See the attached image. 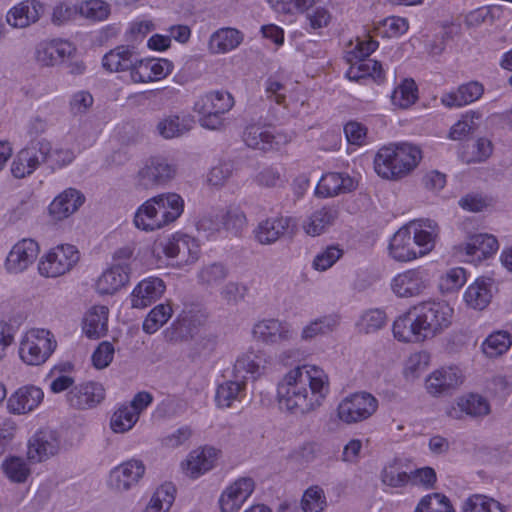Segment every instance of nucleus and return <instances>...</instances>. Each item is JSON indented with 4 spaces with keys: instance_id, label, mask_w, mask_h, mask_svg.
Listing matches in <instances>:
<instances>
[{
    "instance_id": "nucleus-1",
    "label": "nucleus",
    "mask_w": 512,
    "mask_h": 512,
    "mask_svg": "<svg viewBox=\"0 0 512 512\" xmlns=\"http://www.w3.org/2000/svg\"><path fill=\"white\" fill-rule=\"evenodd\" d=\"M329 393V378L316 365L297 366L277 385L279 407L293 415H305L322 405Z\"/></svg>"
},
{
    "instance_id": "nucleus-2",
    "label": "nucleus",
    "mask_w": 512,
    "mask_h": 512,
    "mask_svg": "<svg viewBox=\"0 0 512 512\" xmlns=\"http://www.w3.org/2000/svg\"><path fill=\"white\" fill-rule=\"evenodd\" d=\"M421 158L419 147L409 143L384 146L374 158V168L380 177L397 180L414 170Z\"/></svg>"
},
{
    "instance_id": "nucleus-3",
    "label": "nucleus",
    "mask_w": 512,
    "mask_h": 512,
    "mask_svg": "<svg viewBox=\"0 0 512 512\" xmlns=\"http://www.w3.org/2000/svg\"><path fill=\"white\" fill-rule=\"evenodd\" d=\"M412 315L418 321L426 340L450 326L453 309L444 302L424 301L412 306Z\"/></svg>"
},
{
    "instance_id": "nucleus-4",
    "label": "nucleus",
    "mask_w": 512,
    "mask_h": 512,
    "mask_svg": "<svg viewBox=\"0 0 512 512\" xmlns=\"http://www.w3.org/2000/svg\"><path fill=\"white\" fill-rule=\"evenodd\" d=\"M57 347L50 331L37 329L29 331L19 346L21 360L31 366H39L47 361Z\"/></svg>"
},
{
    "instance_id": "nucleus-5",
    "label": "nucleus",
    "mask_w": 512,
    "mask_h": 512,
    "mask_svg": "<svg viewBox=\"0 0 512 512\" xmlns=\"http://www.w3.org/2000/svg\"><path fill=\"white\" fill-rule=\"evenodd\" d=\"M378 409V400L368 392H356L340 401L336 408L337 418L347 424L369 419Z\"/></svg>"
},
{
    "instance_id": "nucleus-6",
    "label": "nucleus",
    "mask_w": 512,
    "mask_h": 512,
    "mask_svg": "<svg viewBox=\"0 0 512 512\" xmlns=\"http://www.w3.org/2000/svg\"><path fill=\"white\" fill-rule=\"evenodd\" d=\"M79 259L80 254L75 246L58 245L41 258L38 270L44 277H59L69 272Z\"/></svg>"
},
{
    "instance_id": "nucleus-7",
    "label": "nucleus",
    "mask_w": 512,
    "mask_h": 512,
    "mask_svg": "<svg viewBox=\"0 0 512 512\" xmlns=\"http://www.w3.org/2000/svg\"><path fill=\"white\" fill-rule=\"evenodd\" d=\"M50 152V141L41 138L39 141L29 142L14 158L11 172L15 178L21 179L32 174L42 163L47 162Z\"/></svg>"
},
{
    "instance_id": "nucleus-8",
    "label": "nucleus",
    "mask_w": 512,
    "mask_h": 512,
    "mask_svg": "<svg viewBox=\"0 0 512 512\" xmlns=\"http://www.w3.org/2000/svg\"><path fill=\"white\" fill-rule=\"evenodd\" d=\"M175 174L176 167L166 158L152 156L138 170L135 181L139 188L154 189L168 183L174 178Z\"/></svg>"
},
{
    "instance_id": "nucleus-9",
    "label": "nucleus",
    "mask_w": 512,
    "mask_h": 512,
    "mask_svg": "<svg viewBox=\"0 0 512 512\" xmlns=\"http://www.w3.org/2000/svg\"><path fill=\"white\" fill-rule=\"evenodd\" d=\"M145 471L146 467L141 460L130 459L110 471L107 485L115 492H127L140 482Z\"/></svg>"
},
{
    "instance_id": "nucleus-10",
    "label": "nucleus",
    "mask_w": 512,
    "mask_h": 512,
    "mask_svg": "<svg viewBox=\"0 0 512 512\" xmlns=\"http://www.w3.org/2000/svg\"><path fill=\"white\" fill-rule=\"evenodd\" d=\"M429 283L428 271L415 268L397 274L391 281V289L400 298L417 297L425 292Z\"/></svg>"
},
{
    "instance_id": "nucleus-11",
    "label": "nucleus",
    "mask_w": 512,
    "mask_h": 512,
    "mask_svg": "<svg viewBox=\"0 0 512 512\" xmlns=\"http://www.w3.org/2000/svg\"><path fill=\"white\" fill-rule=\"evenodd\" d=\"M254 338L265 345H283L291 341L294 331L287 322L278 319H263L253 327Z\"/></svg>"
},
{
    "instance_id": "nucleus-12",
    "label": "nucleus",
    "mask_w": 512,
    "mask_h": 512,
    "mask_svg": "<svg viewBox=\"0 0 512 512\" xmlns=\"http://www.w3.org/2000/svg\"><path fill=\"white\" fill-rule=\"evenodd\" d=\"M59 450L58 433L51 429H41L29 439L27 457L28 460L38 463L56 455Z\"/></svg>"
},
{
    "instance_id": "nucleus-13",
    "label": "nucleus",
    "mask_w": 512,
    "mask_h": 512,
    "mask_svg": "<svg viewBox=\"0 0 512 512\" xmlns=\"http://www.w3.org/2000/svg\"><path fill=\"white\" fill-rule=\"evenodd\" d=\"M254 488V480L250 477H242L235 480L220 495L219 505L221 512H238L253 493Z\"/></svg>"
},
{
    "instance_id": "nucleus-14",
    "label": "nucleus",
    "mask_w": 512,
    "mask_h": 512,
    "mask_svg": "<svg viewBox=\"0 0 512 512\" xmlns=\"http://www.w3.org/2000/svg\"><path fill=\"white\" fill-rule=\"evenodd\" d=\"M244 143L252 149L261 151L278 150L289 139L282 134H273L267 128L252 124L245 128L242 135Z\"/></svg>"
},
{
    "instance_id": "nucleus-15",
    "label": "nucleus",
    "mask_w": 512,
    "mask_h": 512,
    "mask_svg": "<svg viewBox=\"0 0 512 512\" xmlns=\"http://www.w3.org/2000/svg\"><path fill=\"white\" fill-rule=\"evenodd\" d=\"M270 363V357L263 350H249L237 358L233 372L237 378L256 380L265 373Z\"/></svg>"
},
{
    "instance_id": "nucleus-16",
    "label": "nucleus",
    "mask_w": 512,
    "mask_h": 512,
    "mask_svg": "<svg viewBox=\"0 0 512 512\" xmlns=\"http://www.w3.org/2000/svg\"><path fill=\"white\" fill-rule=\"evenodd\" d=\"M463 380L464 376L458 367H441L427 377L426 389L434 396L448 394L459 387Z\"/></svg>"
},
{
    "instance_id": "nucleus-17",
    "label": "nucleus",
    "mask_w": 512,
    "mask_h": 512,
    "mask_svg": "<svg viewBox=\"0 0 512 512\" xmlns=\"http://www.w3.org/2000/svg\"><path fill=\"white\" fill-rule=\"evenodd\" d=\"M40 248L33 239H22L10 250L5 266L10 273H20L26 270L36 260Z\"/></svg>"
},
{
    "instance_id": "nucleus-18",
    "label": "nucleus",
    "mask_w": 512,
    "mask_h": 512,
    "mask_svg": "<svg viewBox=\"0 0 512 512\" xmlns=\"http://www.w3.org/2000/svg\"><path fill=\"white\" fill-rule=\"evenodd\" d=\"M163 252L169 258H177L179 264H190L198 259L200 249L194 238L175 234L166 241Z\"/></svg>"
},
{
    "instance_id": "nucleus-19",
    "label": "nucleus",
    "mask_w": 512,
    "mask_h": 512,
    "mask_svg": "<svg viewBox=\"0 0 512 512\" xmlns=\"http://www.w3.org/2000/svg\"><path fill=\"white\" fill-rule=\"evenodd\" d=\"M45 12V5L39 0H24L12 7L6 21L14 28H26L36 23Z\"/></svg>"
},
{
    "instance_id": "nucleus-20",
    "label": "nucleus",
    "mask_w": 512,
    "mask_h": 512,
    "mask_svg": "<svg viewBox=\"0 0 512 512\" xmlns=\"http://www.w3.org/2000/svg\"><path fill=\"white\" fill-rule=\"evenodd\" d=\"M105 398L103 386L96 382H88L73 387L67 393V401L76 409H89L97 406Z\"/></svg>"
},
{
    "instance_id": "nucleus-21",
    "label": "nucleus",
    "mask_w": 512,
    "mask_h": 512,
    "mask_svg": "<svg viewBox=\"0 0 512 512\" xmlns=\"http://www.w3.org/2000/svg\"><path fill=\"white\" fill-rule=\"evenodd\" d=\"M75 50L72 43L55 39L40 43L35 51V59L37 63L43 67L54 66L59 61H63L66 57H70Z\"/></svg>"
},
{
    "instance_id": "nucleus-22",
    "label": "nucleus",
    "mask_w": 512,
    "mask_h": 512,
    "mask_svg": "<svg viewBox=\"0 0 512 512\" xmlns=\"http://www.w3.org/2000/svg\"><path fill=\"white\" fill-rule=\"evenodd\" d=\"M413 243L419 247L418 256H424L433 250L439 228L430 219L413 220L408 223Z\"/></svg>"
},
{
    "instance_id": "nucleus-23",
    "label": "nucleus",
    "mask_w": 512,
    "mask_h": 512,
    "mask_svg": "<svg viewBox=\"0 0 512 512\" xmlns=\"http://www.w3.org/2000/svg\"><path fill=\"white\" fill-rule=\"evenodd\" d=\"M206 319V313L199 307H186L172 323V338L193 337L198 328L205 324Z\"/></svg>"
},
{
    "instance_id": "nucleus-24",
    "label": "nucleus",
    "mask_w": 512,
    "mask_h": 512,
    "mask_svg": "<svg viewBox=\"0 0 512 512\" xmlns=\"http://www.w3.org/2000/svg\"><path fill=\"white\" fill-rule=\"evenodd\" d=\"M43 391L34 385L18 388L8 399V410L17 415L34 410L43 400Z\"/></svg>"
},
{
    "instance_id": "nucleus-25",
    "label": "nucleus",
    "mask_w": 512,
    "mask_h": 512,
    "mask_svg": "<svg viewBox=\"0 0 512 512\" xmlns=\"http://www.w3.org/2000/svg\"><path fill=\"white\" fill-rule=\"evenodd\" d=\"M165 291V284L162 279L150 277L142 280L133 289L130 295L132 308L143 309L150 306L159 299Z\"/></svg>"
},
{
    "instance_id": "nucleus-26",
    "label": "nucleus",
    "mask_w": 512,
    "mask_h": 512,
    "mask_svg": "<svg viewBox=\"0 0 512 512\" xmlns=\"http://www.w3.org/2000/svg\"><path fill=\"white\" fill-rule=\"evenodd\" d=\"M290 223L291 218L284 216L262 220L254 230L255 239L262 245H271L287 233Z\"/></svg>"
},
{
    "instance_id": "nucleus-27",
    "label": "nucleus",
    "mask_w": 512,
    "mask_h": 512,
    "mask_svg": "<svg viewBox=\"0 0 512 512\" xmlns=\"http://www.w3.org/2000/svg\"><path fill=\"white\" fill-rule=\"evenodd\" d=\"M217 460V450L213 447H204L189 453L182 468L186 475L197 478L211 470Z\"/></svg>"
},
{
    "instance_id": "nucleus-28",
    "label": "nucleus",
    "mask_w": 512,
    "mask_h": 512,
    "mask_svg": "<svg viewBox=\"0 0 512 512\" xmlns=\"http://www.w3.org/2000/svg\"><path fill=\"white\" fill-rule=\"evenodd\" d=\"M84 200V195L80 191L74 188L66 189L51 202L49 212L55 220H63L76 212Z\"/></svg>"
},
{
    "instance_id": "nucleus-29",
    "label": "nucleus",
    "mask_w": 512,
    "mask_h": 512,
    "mask_svg": "<svg viewBox=\"0 0 512 512\" xmlns=\"http://www.w3.org/2000/svg\"><path fill=\"white\" fill-rule=\"evenodd\" d=\"M161 228L176 221L184 211V200L177 193H163L153 197Z\"/></svg>"
},
{
    "instance_id": "nucleus-30",
    "label": "nucleus",
    "mask_w": 512,
    "mask_h": 512,
    "mask_svg": "<svg viewBox=\"0 0 512 512\" xmlns=\"http://www.w3.org/2000/svg\"><path fill=\"white\" fill-rule=\"evenodd\" d=\"M355 189L353 179L342 173H327L322 176L316 186V194L321 197H334Z\"/></svg>"
},
{
    "instance_id": "nucleus-31",
    "label": "nucleus",
    "mask_w": 512,
    "mask_h": 512,
    "mask_svg": "<svg viewBox=\"0 0 512 512\" xmlns=\"http://www.w3.org/2000/svg\"><path fill=\"white\" fill-rule=\"evenodd\" d=\"M499 248L498 240L490 234L472 235L464 246L468 261H481L490 257Z\"/></svg>"
},
{
    "instance_id": "nucleus-32",
    "label": "nucleus",
    "mask_w": 512,
    "mask_h": 512,
    "mask_svg": "<svg viewBox=\"0 0 512 512\" xmlns=\"http://www.w3.org/2000/svg\"><path fill=\"white\" fill-rule=\"evenodd\" d=\"M247 381L237 378L233 372V378L218 385L215 401L218 407L228 408L234 402H241L246 398Z\"/></svg>"
},
{
    "instance_id": "nucleus-33",
    "label": "nucleus",
    "mask_w": 512,
    "mask_h": 512,
    "mask_svg": "<svg viewBox=\"0 0 512 512\" xmlns=\"http://www.w3.org/2000/svg\"><path fill=\"white\" fill-rule=\"evenodd\" d=\"M136 55L133 46L119 45L103 56L102 67L109 72L130 71Z\"/></svg>"
},
{
    "instance_id": "nucleus-34",
    "label": "nucleus",
    "mask_w": 512,
    "mask_h": 512,
    "mask_svg": "<svg viewBox=\"0 0 512 512\" xmlns=\"http://www.w3.org/2000/svg\"><path fill=\"white\" fill-rule=\"evenodd\" d=\"M413 239L408 224L402 226L392 237L389 244L390 255L399 262H407L418 257L413 247Z\"/></svg>"
},
{
    "instance_id": "nucleus-35",
    "label": "nucleus",
    "mask_w": 512,
    "mask_h": 512,
    "mask_svg": "<svg viewBox=\"0 0 512 512\" xmlns=\"http://www.w3.org/2000/svg\"><path fill=\"white\" fill-rule=\"evenodd\" d=\"M234 106V98L227 91H213L195 103L197 113L225 114Z\"/></svg>"
},
{
    "instance_id": "nucleus-36",
    "label": "nucleus",
    "mask_w": 512,
    "mask_h": 512,
    "mask_svg": "<svg viewBox=\"0 0 512 512\" xmlns=\"http://www.w3.org/2000/svg\"><path fill=\"white\" fill-rule=\"evenodd\" d=\"M128 265L113 264L97 281V289L101 294H113L129 281Z\"/></svg>"
},
{
    "instance_id": "nucleus-37",
    "label": "nucleus",
    "mask_w": 512,
    "mask_h": 512,
    "mask_svg": "<svg viewBox=\"0 0 512 512\" xmlns=\"http://www.w3.org/2000/svg\"><path fill=\"white\" fill-rule=\"evenodd\" d=\"M412 307L403 315L398 317L393 323L394 337L402 342H422L425 340L418 321L414 320Z\"/></svg>"
},
{
    "instance_id": "nucleus-38",
    "label": "nucleus",
    "mask_w": 512,
    "mask_h": 512,
    "mask_svg": "<svg viewBox=\"0 0 512 512\" xmlns=\"http://www.w3.org/2000/svg\"><path fill=\"white\" fill-rule=\"evenodd\" d=\"M483 86L471 81L458 87L454 92L446 93L441 97V102L446 107H461L479 99L483 94Z\"/></svg>"
},
{
    "instance_id": "nucleus-39",
    "label": "nucleus",
    "mask_w": 512,
    "mask_h": 512,
    "mask_svg": "<svg viewBox=\"0 0 512 512\" xmlns=\"http://www.w3.org/2000/svg\"><path fill=\"white\" fill-rule=\"evenodd\" d=\"M243 41V35L234 28H221L209 39L208 47L212 54H224L237 48Z\"/></svg>"
},
{
    "instance_id": "nucleus-40",
    "label": "nucleus",
    "mask_w": 512,
    "mask_h": 512,
    "mask_svg": "<svg viewBox=\"0 0 512 512\" xmlns=\"http://www.w3.org/2000/svg\"><path fill=\"white\" fill-rule=\"evenodd\" d=\"M192 123L188 116L168 115L158 121L156 131L167 140L179 138L191 130Z\"/></svg>"
},
{
    "instance_id": "nucleus-41",
    "label": "nucleus",
    "mask_w": 512,
    "mask_h": 512,
    "mask_svg": "<svg viewBox=\"0 0 512 512\" xmlns=\"http://www.w3.org/2000/svg\"><path fill=\"white\" fill-rule=\"evenodd\" d=\"M109 309L106 306H94L85 315L83 330L87 337L98 339L108 331Z\"/></svg>"
},
{
    "instance_id": "nucleus-42",
    "label": "nucleus",
    "mask_w": 512,
    "mask_h": 512,
    "mask_svg": "<svg viewBox=\"0 0 512 512\" xmlns=\"http://www.w3.org/2000/svg\"><path fill=\"white\" fill-rule=\"evenodd\" d=\"M356 61L351 63L346 72L349 80L359 81L361 79L372 78L374 81H382L384 73L380 62L369 58H354Z\"/></svg>"
},
{
    "instance_id": "nucleus-43",
    "label": "nucleus",
    "mask_w": 512,
    "mask_h": 512,
    "mask_svg": "<svg viewBox=\"0 0 512 512\" xmlns=\"http://www.w3.org/2000/svg\"><path fill=\"white\" fill-rule=\"evenodd\" d=\"M339 211L332 206H325L314 211L304 222V230L308 235L322 234L338 218Z\"/></svg>"
},
{
    "instance_id": "nucleus-44",
    "label": "nucleus",
    "mask_w": 512,
    "mask_h": 512,
    "mask_svg": "<svg viewBox=\"0 0 512 512\" xmlns=\"http://www.w3.org/2000/svg\"><path fill=\"white\" fill-rule=\"evenodd\" d=\"M491 287L490 279L478 278L467 287L464 293L466 304L473 309L482 310L486 308L492 298Z\"/></svg>"
},
{
    "instance_id": "nucleus-45",
    "label": "nucleus",
    "mask_w": 512,
    "mask_h": 512,
    "mask_svg": "<svg viewBox=\"0 0 512 512\" xmlns=\"http://www.w3.org/2000/svg\"><path fill=\"white\" fill-rule=\"evenodd\" d=\"M0 468L4 476L13 484H24L32 473L28 458L15 455L6 457Z\"/></svg>"
},
{
    "instance_id": "nucleus-46",
    "label": "nucleus",
    "mask_w": 512,
    "mask_h": 512,
    "mask_svg": "<svg viewBox=\"0 0 512 512\" xmlns=\"http://www.w3.org/2000/svg\"><path fill=\"white\" fill-rule=\"evenodd\" d=\"M229 276V269L221 262L203 265L197 273L198 283L205 288L220 286Z\"/></svg>"
},
{
    "instance_id": "nucleus-47",
    "label": "nucleus",
    "mask_w": 512,
    "mask_h": 512,
    "mask_svg": "<svg viewBox=\"0 0 512 512\" xmlns=\"http://www.w3.org/2000/svg\"><path fill=\"white\" fill-rule=\"evenodd\" d=\"M134 224L138 229L144 231L161 229V222L158 218L155 199L153 197L145 201L137 209L134 216Z\"/></svg>"
},
{
    "instance_id": "nucleus-48",
    "label": "nucleus",
    "mask_w": 512,
    "mask_h": 512,
    "mask_svg": "<svg viewBox=\"0 0 512 512\" xmlns=\"http://www.w3.org/2000/svg\"><path fill=\"white\" fill-rule=\"evenodd\" d=\"M480 119L481 114L479 112H466L454 125H452L448 133V138L453 141L465 140L478 129Z\"/></svg>"
},
{
    "instance_id": "nucleus-49",
    "label": "nucleus",
    "mask_w": 512,
    "mask_h": 512,
    "mask_svg": "<svg viewBox=\"0 0 512 512\" xmlns=\"http://www.w3.org/2000/svg\"><path fill=\"white\" fill-rule=\"evenodd\" d=\"M492 154V143L487 138H478L472 144L462 147L459 152L461 160L467 164L480 163L488 159Z\"/></svg>"
},
{
    "instance_id": "nucleus-50",
    "label": "nucleus",
    "mask_w": 512,
    "mask_h": 512,
    "mask_svg": "<svg viewBox=\"0 0 512 512\" xmlns=\"http://www.w3.org/2000/svg\"><path fill=\"white\" fill-rule=\"evenodd\" d=\"M512 345V336L507 331H496L490 334L482 344L483 353L489 358L504 354Z\"/></svg>"
},
{
    "instance_id": "nucleus-51",
    "label": "nucleus",
    "mask_w": 512,
    "mask_h": 512,
    "mask_svg": "<svg viewBox=\"0 0 512 512\" xmlns=\"http://www.w3.org/2000/svg\"><path fill=\"white\" fill-rule=\"evenodd\" d=\"M174 493L175 488L172 484L161 485L152 495L144 512H167L174 502Z\"/></svg>"
},
{
    "instance_id": "nucleus-52",
    "label": "nucleus",
    "mask_w": 512,
    "mask_h": 512,
    "mask_svg": "<svg viewBox=\"0 0 512 512\" xmlns=\"http://www.w3.org/2000/svg\"><path fill=\"white\" fill-rule=\"evenodd\" d=\"M462 510L463 512H505L500 502L483 494L468 497L463 502Z\"/></svg>"
},
{
    "instance_id": "nucleus-53",
    "label": "nucleus",
    "mask_w": 512,
    "mask_h": 512,
    "mask_svg": "<svg viewBox=\"0 0 512 512\" xmlns=\"http://www.w3.org/2000/svg\"><path fill=\"white\" fill-rule=\"evenodd\" d=\"M337 324V320L332 316H322L317 318L303 327L301 331V339L309 341L317 336L326 335L332 332L336 328Z\"/></svg>"
},
{
    "instance_id": "nucleus-54",
    "label": "nucleus",
    "mask_w": 512,
    "mask_h": 512,
    "mask_svg": "<svg viewBox=\"0 0 512 512\" xmlns=\"http://www.w3.org/2000/svg\"><path fill=\"white\" fill-rule=\"evenodd\" d=\"M172 314L173 310L169 304H158L145 318L142 325L143 331L148 334L155 333L171 318Z\"/></svg>"
},
{
    "instance_id": "nucleus-55",
    "label": "nucleus",
    "mask_w": 512,
    "mask_h": 512,
    "mask_svg": "<svg viewBox=\"0 0 512 512\" xmlns=\"http://www.w3.org/2000/svg\"><path fill=\"white\" fill-rule=\"evenodd\" d=\"M380 478L384 485L400 488L409 482V473L401 470L398 459H393L382 469Z\"/></svg>"
},
{
    "instance_id": "nucleus-56",
    "label": "nucleus",
    "mask_w": 512,
    "mask_h": 512,
    "mask_svg": "<svg viewBox=\"0 0 512 512\" xmlns=\"http://www.w3.org/2000/svg\"><path fill=\"white\" fill-rule=\"evenodd\" d=\"M417 97V87L414 80L405 79L394 89L391 101L394 106L405 109L414 104Z\"/></svg>"
},
{
    "instance_id": "nucleus-57",
    "label": "nucleus",
    "mask_w": 512,
    "mask_h": 512,
    "mask_svg": "<svg viewBox=\"0 0 512 512\" xmlns=\"http://www.w3.org/2000/svg\"><path fill=\"white\" fill-rule=\"evenodd\" d=\"M414 512H455V510L445 495L432 493L419 501Z\"/></svg>"
},
{
    "instance_id": "nucleus-58",
    "label": "nucleus",
    "mask_w": 512,
    "mask_h": 512,
    "mask_svg": "<svg viewBox=\"0 0 512 512\" xmlns=\"http://www.w3.org/2000/svg\"><path fill=\"white\" fill-rule=\"evenodd\" d=\"M326 505V496L320 486H310L305 490L301 499V507L304 512H322Z\"/></svg>"
},
{
    "instance_id": "nucleus-59",
    "label": "nucleus",
    "mask_w": 512,
    "mask_h": 512,
    "mask_svg": "<svg viewBox=\"0 0 512 512\" xmlns=\"http://www.w3.org/2000/svg\"><path fill=\"white\" fill-rule=\"evenodd\" d=\"M139 416L133 407L123 406L111 417L110 426L116 433H123L130 430L137 422Z\"/></svg>"
},
{
    "instance_id": "nucleus-60",
    "label": "nucleus",
    "mask_w": 512,
    "mask_h": 512,
    "mask_svg": "<svg viewBox=\"0 0 512 512\" xmlns=\"http://www.w3.org/2000/svg\"><path fill=\"white\" fill-rule=\"evenodd\" d=\"M78 8L79 14L91 21L105 20L110 14L109 4L103 0H86Z\"/></svg>"
},
{
    "instance_id": "nucleus-61",
    "label": "nucleus",
    "mask_w": 512,
    "mask_h": 512,
    "mask_svg": "<svg viewBox=\"0 0 512 512\" xmlns=\"http://www.w3.org/2000/svg\"><path fill=\"white\" fill-rule=\"evenodd\" d=\"M461 411L473 417L485 416L490 411L489 403L480 395L470 394L458 403Z\"/></svg>"
},
{
    "instance_id": "nucleus-62",
    "label": "nucleus",
    "mask_w": 512,
    "mask_h": 512,
    "mask_svg": "<svg viewBox=\"0 0 512 512\" xmlns=\"http://www.w3.org/2000/svg\"><path fill=\"white\" fill-rule=\"evenodd\" d=\"M343 250L339 246L331 245L319 252L312 262V267L317 271H326L331 268L341 257Z\"/></svg>"
},
{
    "instance_id": "nucleus-63",
    "label": "nucleus",
    "mask_w": 512,
    "mask_h": 512,
    "mask_svg": "<svg viewBox=\"0 0 512 512\" xmlns=\"http://www.w3.org/2000/svg\"><path fill=\"white\" fill-rule=\"evenodd\" d=\"M466 282V272L461 267L448 270L440 278L439 287L443 293H450L460 289Z\"/></svg>"
},
{
    "instance_id": "nucleus-64",
    "label": "nucleus",
    "mask_w": 512,
    "mask_h": 512,
    "mask_svg": "<svg viewBox=\"0 0 512 512\" xmlns=\"http://www.w3.org/2000/svg\"><path fill=\"white\" fill-rule=\"evenodd\" d=\"M387 316L383 310L371 309L365 312L360 321V329L366 334L374 333L386 325Z\"/></svg>"
}]
</instances>
